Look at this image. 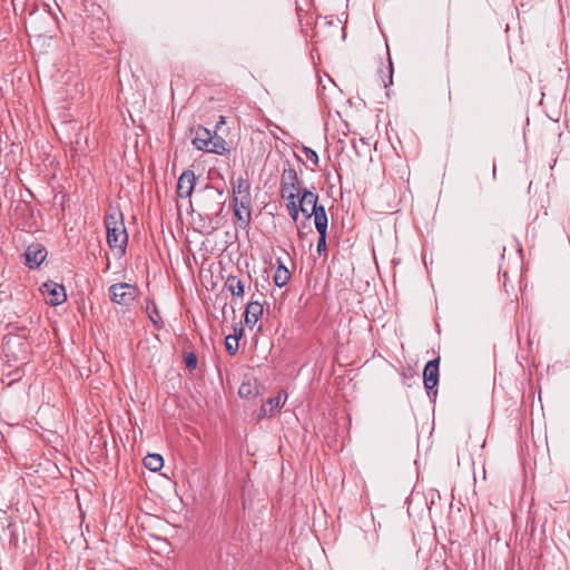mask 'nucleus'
<instances>
[{"label":"nucleus","instance_id":"obj_24","mask_svg":"<svg viewBox=\"0 0 570 570\" xmlns=\"http://www.w3.org/2000/svg\"><path fill=\"white\" fill-rule=\"evenodd\" d=\"M184 363L189 371L195 370L197 367V355L194 352L185 353Z\"/></svg>","mask_w":570,"mask_h":570},{"label":"nucleus","instance_id":"obj_16","mask_svg":"<svg viewBox=\"0 0 570 570\" xmlns=\"http://www.w3.org/2000/svg\"><path fill=\"white\" fill-rule=\"evenodd\" d=\"M282 396L278 394L277 396L269 397L262 406H261V415L262 416H272L274 413L282 407Z\"/></svg>","mask_w":570,"mask_h":570},{"label":"nucleus","instance_id":"obj_14","mask_svg":"<svg viewBox=\"0 0 570 570\" xmlns=\"http://www.w3.org/2000/svg\"><path fill=\"white\" fill-rule=\"evenodd\" d=\"M234 205V215L237 220V225L242 229H246L252 222L250 206L247 209L242 208L239 205Z\"/></svg>","mask_w":570,"mask_h":570},{"label":"nucleus","instance_id":"obj_1","mask_svg":"<svg viewBox=\"0 0 570 570\" xmlns=\"http://www.w3.org/2000/svg\"><path fill=\"white\" fill-rule=\"evenodd\" d=\"M226 204V196L223 189L216 188L207 184L203 189L197 193V206L199 209V217L207 220V227L216 229L219 223L218 218L224 212Z\"/></svg>","mask_w":570,"mask_h":570},{"label":"nucleus","instance_id":"obj_9","mask_svg":"<svg viewBox=\"0 0 570 570\" xmlns=\"http://www.w3.org/2000/svg\"><path fill=\"white\" fill-rule=\"evenodd\" d=\"M196 184V175L194 170L187 169L183 171L177 181V195L180 198H188L191 196Z\"/></svg>","mask_w":570,"mask_h":570},{"label":"nucleus","instance_id":"obj_13","mask_svg":"<svg viewBox=\"0 0 570 570\" xmlns=\"http://www.w3.org/2000/svg\"><path fill=\"white\" fill-rule=\"evenodd\" d=\"M263 305L258 301H252L246 306L245 311V323L248 326H254L259 317L263 315Z\"/></svg>","mask_w":570,"mask_h":570},{"label":"nucleus","instance_id":"obj_8","mask_svg":"<svg viewBox=\"0 0 570 570\" xmlns=\"http://www.w3.org/2000/svg\"><path fill=\"white\" fill-rule=\"evenodd\" d=\"M299 206L309 208L314 212V225H316V216L322 213L323 216L327 215L325 207L323 205H318V195L313 193L312 190L304 189L302 195L298 197Z\"/></svg>","mask_w":570,"mask_h":570},{"label":"nucleus","instance_id":"obj_30","mask_svg":"<svg viewBox=\"0 0 570 570\" xmlns=\"http://www.w3.org/2000/svg\"><path fill=\"white\" fill-rule=\"evenodd\" d=\"M324 24L334 27L335 31H338V23H334L333 21H325Z\"/></svg>","mask_w":570,"mask_h":570},{"label":"nucleus","instance_id":"obj_21","mask_svg":"<svg viewBox=\"0 0 570 570\" xmlns=\"http://www.w3.org/2000/svg\"><path fill=\"white\" fill-rule=\"evenodd\" d=\"M147 314L154 326L158 330L164 327V322L160 317L159 309L154 302L147 304L146 307Z\"/></svg>","mask_w":570,"mask_h":570},{"label":"nucleus","instance_id":"obj_27","mask_svg":"<svg viewBox=\"0 0 570 570\" xmlns=\"http://www.w3.org/2000/svg\"><path fill=\"white\" fill-rule=\"evenodd\" d=\"M238 394L240 397H249L253 395L250 383H243L238 390Z\"/></svg>","mask_w":570,"mask_h":570},{"label":"nucleus","instance_id":"obj_31","mask_svg":"<svg viewBox=\"0 0 570 570\" xmlns=\"http://www.w3.org/2000/svg\"><path fill=\"white\" fill-rule=\"evenodd\" d=\"M16 209L29 210V206L27 204H19Z\"/></svg>","mask_w":570,"mask_h":570},{"label":"nucleus","instance_id":"obj_20","mask_svg":"<svg viewBox=\"0 0 570 570\" xmlns=\"http://www.w3.org/2000/svg\"><path fill=\"white\" fill-rule=\"evenodd\" d=\"M206 151L224 155L225 153L229 151V149L227 147L226 140L215 134L210 140L209 149H206Z\"/></svg>","mask_w":570,"mask_h":570},{"label":"nucleus","instance_id":"obj_29","mask_svg":"<svg viewBox=\"0 0 570 570\" xmlns=\"http://www.w3.org/2000/svg\"><path fill=\"white\" fill-rule=\"evenodd\" d=\"M299 212L303 213V215L305 216L306 219H309L312 216L314 217V212H312V209H309V208L299 206Z\"/></svg>","mask_w":570,"mask_h":570},{"label":"nucleus","instance_id":"obj_26","mask_svg":"<svg viewBox=\"0 0 570 570\" xmlns=\"http://www.w3.org/2000/svg\"><path fill=\"white\" fill-rule=\"evenodd\" d=\"M289 194H298L299 197L302 195L299 185H296L295 187H281L282 198L286 199V195Z\"/></svg>","mask_w":570,"mask_h":570},{"label":"nucleus","instance_id":"obj_15","mask_svg":"<svg viewBox=\"0 0 570 570\" xmlns=\"http://www.w3.org/2000/svg\"><path fill=\"white\" fill-rule=\"evenodd\" d=\"M296 185H301V181L296 170L288 164V167H285L282 171L281 187H295Z\"/></svg>","mask_w":570,"mask_h":570},{"label":"nucleus","instance_id":"obj_3","mask_svg":"<svg viewBox=\"0 0 570 570\" xmlns=\"http://www.w3.org/2000/svg\"><path fill=\"white\" fill-rule=\"evenodd\" d=\"M2 348L8 360L24 363L28 358L29 344L23 342L19 336H4Z\"/></svg>","mask_w":570,"mask_h":570},{"label":"nucleus","instance_id":"obj_23","mask_svg":"<svg viewBox=\"0 0 570 570\" xmlns=\"http://www.w3.org/2000/svg\"><path fill=\"white\" fill-rule=\"evenodd\" d=\"M243 330H239V334L228 335L225 338V348L230 355H235L239 347V337Z\"/></svg>","mask_w":570,"mask_h":570},{"label":"nucleus","instance_id":"obj_2","mask_svg":"<svg viewBox=\"0 0 570 570\" xmlns=\"http://www.w3.org/2000/svg\"><path fill=\"white\" fill-rule=\"evenodd\" d=\"M107 228V242L111 248H117L121 255L126 252L128 234L125 227L122 214L119 210L109 213L105 218Z\"/></svg>","mask_w":570,"mask_h":570},{"label":"nucleus","instance_id":"obj_25","mask_svg":"<svg viewBox=\"0 0 570 570\" xmlns=\"http://www.w3.org/2000/svg\"><path fill=\"white\" fill-rule=\"evenodd\" d=\"M302 150H303L305 157L309 161H312L315 166L318 165L320 158H318L317 153L314 149L304 146Z\"/></svg>","mask_w":570,"mask_h":570},{"label":"nucleus","instance_id":"obj_22","mask_svg":"<svg viewBox=\"0 0 570 570\" xmlns=\"http://www.w3.org/2000/svg\"><path fill=\"white\" fill-rule=\"evenodd\" d=\"M298 198V194H289L286 195L287 200V210L291 216V218L296 222L299 214V203H296V199Z\"/></svg>","mask_w":570,"mask_h":570},{"label":"nucleus","instance_id":"obj_28","mask_svg":"<svg viewBox=\"0 0 570 570\" xmlns=\"http://www.w3.org/2000/svg\"><path fill=\"white\" fill-rule=\"evenodd\" d=\"M389 75H387V81L383 80L384 88H387L393 82V66L391 59L389 60Z\"/></svg>","mask_w":570,"mask_h":570},{"label":"nucleus","instance_id":"obj_11","mask_svg":"<svg viewBox=\"0 0 570 570\" xmlns=\"http://www.w3.org/2000/svg\"><path fill=\"white\" fill-rule=\"evenodd\" d=\"M327 224H328L327 215L323 216V214L320 213L316 216V225H315V228L320 235L317 245H316V250L320 255H322V254L326 255V253H327V245H326Z\"/></svg>","mask_w":570,"mask_h":570},{"label":"nucleus","instance_id":"obj_17","mask_svg":"<svg viewBox=\"0 0 570 570\" xmlns=\"http://www.w3.org/2000/svg\"><path fill=\"white\" fill-rule=\"evenodd\" d=\"M277 263H278V266L275 271V274H274V283L276 286L278 287H284L289 278H291V274L288 272V269L285 267V265L283 264V262L281 261V258L277 259Z\"/></svg>","mask_w":570,"mask_h":570},{"label":"nucleus","instance_id":"obj_32","mask_svg":"<svg viewBox=\"0 0 570 570\" xmlns=\"http://www.w3.org/2000/svg\"><path fill=\"white\" fill-rule=\"evenodd\" d=\"M314 35L317 37L320 35V24L316 23L315 32Z\"/></svg>","mask_w":570,"mask_h":570},{"label":"nucleus","instance_id":"obj_5","mask_svg":"<svg viewBox=\"0 0 570 570\" xmlns=\"http://www.w3.org/2000/svg\"><path fill=\"white\" fill-rule=\"evenodd\" d=\"M109 294L114 303L129 306L136 297V287L128 283H117L109 287Z\"/></svg>","mask_w":570,"mask_h":570},{"label":"nucleus","instance_id":"obj_12","mask_svg":"<svg viewBox=\"0 0 570 570\" xmlns=\"http://www.w3.org/2000/svg\"><path fill=\"white\" fill-rule=\"evenodd\" d=\"M213 136L214 135H212L207 128L197 126L195 129V137L193 138L191 142L196 149L206 151V149H209Z\"/></svg>","mask_w":570,"mask_h":570},{"label":"nucleus","instance_id":"obj_7","mask_svg":"<svg viewBox=\"0 0 570 570\" xmlns=\"http://www.w3.org/2000/svg\"><path fill=\"white\" fill-rule=\"evenodd\" d=\"M41 293L46 298V302L51 306L62 304L67 299V294L63 285L57 284L52 281L46 282L41 286Z\"/></svg>","mask_w":570,"mask_h":570},{"label":"nucleus","instance_id":"obj_4","mask_svg":"<svg viewBox=\"0 0 570 570\" xmlns=\"http://www.w3.org/2000/svg\"><path fill=\"white\" fill-rule=\"evenodd\" d=\"M440 357L429 361L423 370V383L429 397L434 402L438 395Z\"/></svg>","mask_w":570,"mask_h":570},{"label":"nucleus","instance_id":"obj_18","mask_svg":"<svg viewBox=\"0 0 570 570\" xmlns=\"http://www.w3.org/2000/svg\"><path fill=\"white\" fill-rule=\"evenodd\" d=\"M225 287L234 295L242 297L244 295V283L238 276L229 275L225 282Z\"/></svg>","mask_w":570,"mask_h":570},{"label":"nucleus","instance_id":"obj_10","mask_svg":"<svg viewBox=\"0 0 570 570\" xmlns=\"http://www.w3.org/2000/svg\"><path fill=\"white\" fill-rule=\"evenodd\" d=\"M24 257H26V265L29 268H36V267H39L40 264L46 259L47 250L40 244H32L27 247Z\"/></svg>","mask_w":570,"mask_h":570},{"label":"nucleus","instance_id":"obj_6","mask_svg":"<svg viewBox=\"0 0 570 570\" xmlns=\"http://www.w3.org/2000/svg\"><path fill=\"white\" fill-rule=\"evenodd\" d=\"M233 204L239 205L244 209H247L250 206V185L246 178L239 176L233 183Z\"/></svg>","mask_w":570,"mask_h":570},{"label":"nucleus","instance_id":"obj_19","mask_svg":"<svg viewBox=\"0 0 570 570\" xmlns=\"http://www.w3.org/2000/svg\"><path fill=\"white\" fill-rule=\"evenodd\" d=\"M144 465L149 471L157 472L164 466L163 456L157 453H149L144 458Z\"/></svg>","mask_w":570,"mask_h":570}]
</instances>
